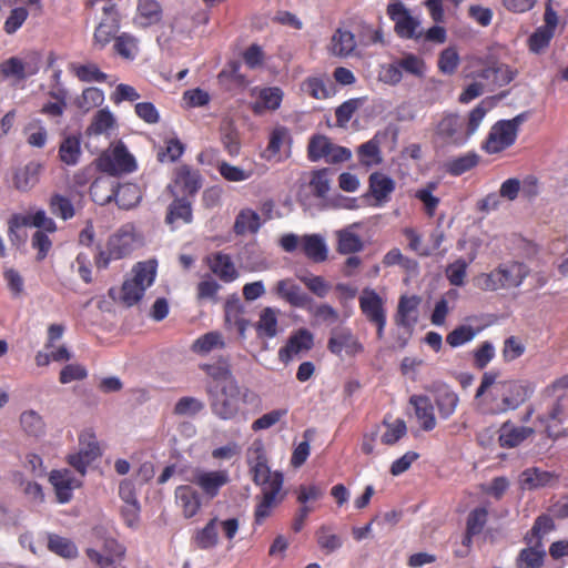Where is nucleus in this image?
I'll return each instance as SVG.
<instances>
[{"label":"nucleus","instance_id":"obj_41","mask_svg":"<svg viewBox=\"0 0 568 568\" xmlns=\"http://www.w3.org/2000/svg\"><path fill=\"white\" fill-rule=\"evenodd\" d=\"M260 215L251 209L242 210L235 219L234 232L239 235H243L246 233H256L260 230Z\"/></svg>","mask_w":568,"mask_h":568},{"label":"nucleus","instance_id":"obj_17","mask_svg":"<svg viewBox=\"0 0 568 568\" xmlns=\"http://www.w3.org/2000/svg\"><path fill=\"white\" fill-rule=\"evenodd\" d=\"M558 481L559 475L557 473L542 470L537 467L525 469L519 477L520 487L526 490L555 487Z\"/></svg>","mask_w":568,"mask_h":568},{"label":"nucleus","instance_id":"obj_39","mask_svg":"<svg viewBox=\"0 0 568 568\" xmlns=\"http://www.w3.org/2000/svg\"><path fill=\"white\" fill-rule=\"evenodd\" d=\"M435 400L440 417L447 419L455 413L459 403V397L454 390L443 386L437 389Z\"/></svg>","mask_w":568,"mask_h":568},{"label":"nucleus","instance_id":"obj_54","mask_svg":"<svg viewBox=\"0 0 568 568\" xmlns=\"http://www.w3.org/2000/svg\"><path fill=\"white\" fill-rule=\"evenodd\" d=\"M298 280L317 297H325L331 291V284L322 276L310 273L297 275Z\"/></svg>","mask_w":568,"mask_h":568},{"label":"nucleus","instance_id":"obj_63","mask_svg":"<svg viewBox=\"0 0 568 568\" xmlns=\"http://www.w3.org/2000/svg\"><path fill=\"white\" fill-rule=\"evenodd\" d=\"M50 209L55 216L62 220L72 219L75 214V210L71 201L60 194H55L51 197Z\"/></svg>","mask_w":568,"mask_h":568},{"label":"nucleus","instance_id":"obj_40","mask_svg":"<svg viewBox=\"0 0 568 568\" xmlns=\"http://www.w3.org/2000/svg\"><path fill=\"white\" fill-rule=\"evenodd\" d=\"M356 224L339 230L337 234L338 245L337 250L342 254H352L359 252L363 248V241L354 232Z\"/></svg>","mask_w":568,"mask_h":568},{"label":"nucleus","instance_id":"obj_64","mask_svg":"<svg viewBox=\"0 0 568 568\" xmlns=\"http://www.w3.org/2000/svg\"><path fill=\"white\" fill-rule=\"evenodd\" d=\"M204 408V403L195 397L185 396L181 397L174 408L173 413L178 416H194Z\"/></svg>","mask_w":568,"mask_h":568},{"label":"nucleus","instance_id":"obj_3","mask_svg":"<svg viewBox=\"0 0 568 568\" xmlns=\"http://www.w3.org/2000/svg\"><path fill=\"white\" fill-rule=\"evenodd\" d=\"M248 390L241 388L237 382L225 385H207L210 407L214 416L222 420H235L246 403Z\"/></svg>","mask_w":568,"mask_h":568},{"label":"nucleus","instance_id":"obj_47","mask_svg":"<svg viewBox=\"0 0 568 568\" xmlns=\"http://www.w3.org/2000/svg\"><path fill=\"white\" fill-rule=\"evenodd\" d=\"M225 324L230 329H236L241 336L245 335L248 322L243 317V310L239 303H227L225 306Z\"/></svg>","mask_w":568,"mask_h":568},{"label":"nucleus","instance_id":"obj_38","mask_svg":"<svg viewBox=\"0 0 568 568\" xmlns=\"http://www.w3.org/2000/svg\"><path fill=\"white\" fill-rule=\"evenodd\" d=\"M139 39L129 32H122L114 38V51L125 60H134L139 54Z\"/></svg>","mask_w":568,"mask_h":568},{"label":"nucleus","instance_id":"obj_33","mask_svg":"<svg viewBox=\"0 0 568 568\" xmlns=\"http://www.w3.org/2000/svg\"><path fill=\"white\" fill-rule=\"evenodd\" d=\"M300 248L314 262H323L327 258V245L323 236L318 234L303 235Z\"/></svg>","mask_w":568,"mask_h":568},{"label":"nucleus","instance_id":"obj_13","mask_svg":"<svg viewBox=\"0 0 568 568\" xmlns=\"http://www.w3.org/2000/svg\"><path fill=\"white\" fill-rule=\"evenodd\" d=\"M202 186L201 175L196 170L186 165L176 168L173 184L170 185L172 195L175 197L183 195H193Z\"/></svg>","mask_w":568,"mask_h":568},{"label":"nucleus","instance_id":"obj_9","mask_svg":"<svg viewBox=\"0 0 568 568\" xmlns=\"http://www.w3.org/2000/svg\"><path fill=\"white\" fill-rule=\"evenodd\" d=\"M101 455L95 435L91 430H83L79 435V447L75 453L68 456L67 460L83 477L91 463Z\"/></svg>","mask_w":568,"mask_h":568},{"label":"nucleus","instance_id":"obj_57","mask_svg":"<svg viewBox=\"0 0 568 568\" xmlns=\"http://www.w3.org/2000/svg\"><path fill=\"white\" fill-rule=\"evenodd\" d=\"M554 36L551 31L537 28L527 40L529 51L535 54L544 53Z\"/></svg>","mask_w":568,"mask_h":568},{"label":"nucleus","instance_id":"obj_48","mask_svg":"<svg viewBox=\"0 0 568 568\" xmlns=\"http://www.w3.org/2000/svg\"><path fill=\"white\" fill-rule=\"evenodd\" d=\"M114 199L122 209H131L141 200V191L136 184L126 183L115 190Z\"/></svg>","mask_w":568,"mask_h":568},{"label":"nucleus","instance_id":"obj_45","mask_svg":"<svg viewBox=\"0 0 568 568\" xmlns=\"http://www.w3.org/2000/svg\"><path fill=\"white\" fill-rule=\"evenodd\" d=\"M22 224L48 233H54L57 231L55 222L48 216L47 212L43 210L27 213L22 219Z\"/></svg>","mask_w":568,"mask_h":568},{"label":"nucleus","instance_id":"obj_6","mask_svg":"<svg viewBox=\"0 0 568 568\" xmlns=\"http://www.w3.org/2000/svg\"><path fill=\"white\" fill-rule=\"evenodd\" d=\"M247 463L253 475V480L262 489L282 488L283 476L278 471H272L267 465L264 444L261 440H254L247 449Z\"/></svg>","mask_w":568,"mask_h":568},{"label":"nucleus","instance_id":"obj_56","mask_svg":"<svg viewBox=\"0 0 568 568\" xmlns=\"http://www.w3.org/2000/svg\"><path fill=\"white\" fill-rule=\"evenodd\" d=\"M115 124L114 115L108 109H102L94 115L88 131L90 134H103Z\"/></svg>","mask_w":568,"mask_h":568},{"label":"nucleus","instance_id":"obj_46","mask_svg":"<svg viewBox=\"0 0 568 568\" xmlns=\"http://www.w3.org/2000/svg\"><path fill=\"white\" fill-rule=\"evenodd\" d=\"M81 156V142L77 136L65 138L59 148V158L67 165H75Z\"/></svg>","mask_w":568,"mask_h":568},{"label":"nucleus","instance_id":"obj_7","mask_svg":"<svg viewBox=\"0 0 568 568\" xmlns=\"http://www.w3.org/2000/svg\"><path fill=\"white\" fill-rule=\"evenodd\" d=\"M98 168L108 174L120 175L136 169L134 156L122 142L110 145L97 160Z\"/></svg>","mask_w":568,"mask_h":568},{"label":"nucleus","instance_id":"obj_14","mask_svg":"<svg viewBox=\"0 0 568 568\" xmlns=\"http://www.w3.org/2000/svg\"><path fill=\"white\" fill-rule=\"evenodd\" d=\"M49 481L53 486L60 504L69 503L73 497V490L82 485L81 479L77 478L69 469L52 470L49 475Z\"/></svg>","mask_w":568,"mask_h":568},{"label":"nucleus","instance_id":"obj_2","mask_svg":"<svg viewBox=\"0 0 568 568\" xmlns=\"http://www.w3.org/2000/svg\"><path fill=\"white\" fill-rule=\"evenodd\" d=\"M491 100H483L468 115V119L446 113L435 124V139L442 144L462 146L475 134L486 113L493 108Z\"/></svg>","mask_w":568,"mask_h":568},{"label":"nucleus","instance_id":"obj_58","mask_svg":"<svg viewBox=\"0 0 568 568\" xmlns=\"http://www.w3.org/2000/svg\"><path fill=\"white\" fill-rule=\"evenodd\" d=\"M475 284L483 291L506 290L498 267L489 273H483L475 278Z\"/></svg>","mask_w":568,"mask_h":568},{"label":"nucleus","instance_id":"obj_30","mask_svg":"<svg viewBox=\"0 0 568 568\" xmlns=\"http://www.w3.org/2000/svg\"><path fill=\"white\" fill-rule=\"evenodd\" d=\"M120 30V18L100 19L93 32V47L104 49Z\"/></svg>","mask_w":568,"mask_h":568},{"label":"nucleus","instance_id":"obj_20","mask_svg":"<svg viewBox=\"0 0 568 568\" xmlns=\"http://www.w3.org/2000/svg\"><path fill=\"white\" fill-rule=\"evenodd\" d=\"M358 302L359 308L368 322L386 316L385 301L374 288H363Z\"/></svg>","mask_w":568,"mask_h":568},{"label":"nucleus","instance_id":"obj_55","mask_svg":"<svg viewBox=\"0 0 568 568\" xmlns=\"http://www.w3.org/2000/svg\"><path fill=\"white\" fill-rule=\"evenodd\" d=\"M27 142L33 148H43L47 143L48 132L40 120H32L26 126Z\"/></svg>","mask_w":568,"mask_h":568},{"label":"nucleus","instance_id":"obj_60","mask_svg":"<svg viewBox=\"0 0 568 568\" xmlns=\"http://www.w3.org/2000/svg\"><path fill=\"white\" fill-rule=\"evenodd\" d=\"M476 334L477 332L473 326L462 325L453 329L447 335L446 341L452 347H459L471 342Z\"/></svg>","mask_w":568,"mask_h":568},{"label":"nucleus","instance_id":"obj_52","mask_svg":"<svg viewBox=\"0 0 568 568\" xmlns=\"http://www.w3.org/2000/svg\"><path fill=\"white\" fill-rule=\"evenodd\" d=\"M316 539L320 548L325 554H332L343 546L341 536L331 531L328 527L322 526L316 532Z\"/></svg>","mask_w":568,"mask_h":568},{"label":"nucleus","instance_id":"obj_50","mask_svg":"<svg viewBox=\"0 0 568 568\" xmlns=\"http://www.w3.org/2000/svg\"><path fill=\"white\" fill-rule=\"evenodd\" d=\"M359 162L365 166L377 165L382 162L378 135L358 148Z\"/></svg>","mask_w":568,"mask_h":568},{"label":"nucleus","instance_id":"obj_11","mask_svg":"<svg viewBox=\"0 0 568 568\" xmlns=\"http://www.w3.org/2000/svg\"><path fill=\"white\" fill-rule=\"evenodd\" d=\"M387 14L395 24V32L400 38L412 39L419 36V21L400 1L387 6Z\"/></svg>","mask_w":568,"mask_h":568},{"label":"nucleus","instance_id":"obj_10","mask_svg":"<svg viewBox=\"0 0 568 568\" xmlns=\"http://www.w3.org/2000/svg\"><path fill=\"white\" fill-rule=\"evenodd\" d=\"M230 481V474L225 469L206 470L196 468L192 473L191 483L197 486L202 496L213 499L220 493V489Z\"/></svg>","mask_w":568,"mask_h":568},{"label":"nucleus","instance_id":"obj_61","mask_svg":"<svg viewBox=\"0 0 568 568\" xmlns=\"http://www.w3.org/2000/svg\"><path fill=\"white\" fill-rule=\"evenodd\" d=\"M312 314L318 322L325 324H334L338 321V313L328 304L314 305L311 300L308 306L304 307Z\"/></svg>","mask_w":568,"mask_h":568},{"label":"nucleus","instance_id":"obj_27","mask_svg":"<svg viewBox=\"0 0 568 568\" xmlns=\"http://www.w3.org/2000/svg\"><path fill=\"white\" fill-rule=\"evenodd\" d=\"M291 145V134L285 126H275L271 134L268 145L265 150V158L267 160H281L282 153H287Z\"/></svg>","mask_w":568,"mask_h":568},{"label":"nucleus","instance_id":"obj_12","mask_svg":"<svg viewBox=\"0 0 568 568\" xmlns=\"http://www.w3.org/2000/svg\"><path fill=\"white\" fill-rule=\"evenodd\" d=\"M328 349L339 356H355L363 352V345L348 328H334L327 344Z\"/></svg>","mask_w":568,"mask_h":568},{"label":"nucleus","instance_id":"obj_24","mask_svg":"<svg viewBox=\"0 0 568 568\" xmlns=\"http://www.w3.org/2000/svg\"><path fill=\"white\" fill-rule=\"evenodd\" d=\"M395 190V181L388 175L375 172L369 176V192L375 200V206H382L390 199Z\"/></svg>","mask_w":568,"mask_h":568},{"label":"nucleus","instance_id":"obj_44","mask_svg":"<svg viewBox=\"0 0 568 568\" xmlns=\"http://www.w3.org/2000/svg\"><path fill=\"white\" fill-rule=\"evenodd\" d=\"M48 548L50 551L64 559H74L79 554L78 548L72 540L59 535H49Z\"/></svg>","mask_w":568,"mask_h":568},{"label":"nucleus","instance_id":"obj_16","mask_svg":"<svg viewBox=\"0 0 568 568\" xmlns=\"http://www.w3.org/2000/svg\"><path fill=\"white\" fill-rule=\"evenodd\" d=\"M313 344V334L306 328H300L290 336L286 345L278 351V358L288 363L298 354L310 351Z\"/></svg>","mask_w":568,"mask_h":568},{"label":"nucleus","instance_id":"obj_26","mask_svg":"<svg viewBox=\"0 0 568 568\" xmlns=\"http://www.w3.org/2000/svg\"><path fill=\"white\" fill-rule=\"evenodd\" d=\"M356 49L354 34L345 29H337L327 45L329 54L338 58L349 57Z\"/></svg>","mask_w":568,"mask_h":568},{"label":"nucleus","instance_id":"obj_22","mask_svg":"<svg viewBox=\"0 0 568 568\" xmlns=\"http://www.w3.org/2000/svg\"><path fill=\"white\" fill-rule=\"evenodd\" d=\"M274 292L294 307L304 308L311 302V297L291 278L278 281L274 286Z\"/></svg>","mask_w":568,"mask_h":568},{"label":"nucleus","instance_id":"obj_8","mask_svg":"<svg viewBox=\"0 0 568 568\" xmlns=\"http://www.w3.org/2000/svg\"><path fill=\"white\" fill-rule=\"evenodd\" d=\"M525 115L519 114L511 120H501L495 123L487 136L484 149L487 153H498L514 144L518 128L524 122Z\"/></svg>","mask_w":568,"mask_h":568},{"label":"nucleus","instance_id":"obj_31","mask_svg":"<svg viewBox=\"0 0 568 568\" xmlns=\"http://www.w3.org/2000/svg\"><path fill=\"white\" fill-rule=\"evenodd\" d=\"M419 298L416 296H403L399 300L396 315V324L398 326L410 328L418 320L417 307Z\"/></svg>","mask_w":568,"mask_h":568},{"label":"nucleus","instance_id":"obj_21","mask_svg":"<svg viewBox=\"0 0 568 568\" xmlns=\"http://www.w3.org/2000/svg\"><path fill=\"white\" fill-rule=\"evenodd\" d=\"M284 498L282 488H267L262 489V496L255 507V524H263L273 513V510L281 504Z\"/></svg>","mask_w":568,"mask_h":568},{"label":"nucleus","instance_id":"obj_35","mask_svg":"<svg viewBox=\"0 0 568 568\" xmlns=\"http://www.w3.org/2000/svg\"><path fill=\"white\" fill-rule=\"evenodd\" d=\"M498 268L506 290L520 286L529 274L528 266L519 262L501 264Z\"/></svg>","mask_w":568,"mask_h":568},{"label":"nucleus","instance_id":"obj_43","mask_svg":"<svg viewBox=\"0 0 568 568\" xmlns=\"http://www.w3.org/2000/svg\"><path fill=\"white\" fill-rule=\"evenodd\" d=\"M278 311L272 307L264 308L260 314L256 331L260 336L273 338L277 335Z\"/></svg>","mask_w":568,"mask_h":568},{"label":"nucleus","instance_id":"obj_23","mask_svg":"<svg viewBox=\"0 0 568 568\" xmlns=\"http://www.w3.org/2000/svg\"><path fill=\"white\" fill-rule=\"evenodd\" d=\"M252 97L256 98L253 110L262 113L266 110L275 111L280 108L283 100V91L277 87L253 88Z\"/></svg>","mask_w":568,"mask_h":568},{"label":"nucleus","instance_id":"obj_59","mask_svg":"<svg viewBox=\"0 0 568 568\" xmlns=\"http://www.w3.org/2000/svg\"><path fill=\"white\" fill-rule=\"evenodd\" d=\"M71 69L74 74L84 82H102L106 78L94 63L72 64Z\"/></svg>","mask_w":568,"mask_h":568},{"label":"nucleus","instance_id":"obj_19","mask_svg":"<svg viewBox=\"0 0 568 568\" xmlns=\"http://www.w3.org/2000/svg\"><path fill=\"white\" fill-rule=\"evenodd\" d=\"M162 19V9L155 0H138L132 23L135 28L146 29Z\"/></svg>","mask_w":568,"mask_h":568},{"label":"nucleus","instance_id":"obj_37","mask_svg":"<svg viewBox=\"0 0 568 568\" xmlns=\"http://www.w3.org/2000/svg\"><path fill=\"white\" fill-rule=\"evenodd\" d=\"M225 347V341L221 333L209 332L197 337L192 344V351L199 355H207L213 351Z\"/></svg>","mask_w":568,"mask_h":568},{"label":"nucleus","instance_id":"obj_4","mask_svg":"<svg viewBox=\"0 0 568 568\" xmlns=\"http://www.w3.org/2000/svg\"><path fill=\"white\" fill-rule=\"evenodd\" d=\"M143 244L141 234L133 224H125L110 236L106 251L97 257L98 267H106L111 260H120L130 255Z\"/></svg>","mask_w":568,"mask_h":568},{"label":"nucleus","instance_id":"obj_51","mask_svg":"<svg viewBox=\"0 0 568 568\" xmlns=\"http://www.w3.org/2000/svg\"><path fill=\"white\" fill-rule=\"evenodd\" d=\"M90 194L95 203L104 205L114 199L115 189L108 180H95L90 187Z\"/></svg>","mask_w":568,"mask_h":568},{"label":"nucleus","instance_id":"obj_25","mask_svg":"<svg viewBox=\"0 0 568 568\" xmlns=\"http://www.w3.org/2000/svg\"><path fill=\"white\" fill-rule=\"evenodd\" d=\"M375 429L379 436L381 444L387 446L396 444L407 433L406 423L400 418H385Z\"/></svg>","mask_w":568,"mask_h":568},{"label":"nucleus","instance_id":"obj_18","mask_svg":"<svg viewBox=\"0 0 568 568\" xmlns=\"http://www.w3.org/2000/svg\"><path fill=\"white\" fill-rule=\"evenodd\" d=\"M175 503L185 518L194 517L202 507V495L192 485H181L174 491Z\"/></svg>","mask_w":568,"mask_h":568},{"label":"nucleus","instance_id":"obj_32","mask_svg":"<svg viewBox=\"0 0 568 568\" xmlns=\"http://www.w3.org/2000/svg\"><path fill=\"white\" fill-rule=\"evenodd\" d=\"M534 433L532 428L526 426H515L505 423L499 430V443L501 447L513 448L521 444Z\"/></svg>","mask_w":568,"mask_h":568},{"label":"nucleus","instance_id":"obj_42","mask_svg":"<svg viewBox=\"0 0 568 568\" xmlns=\"http://www.w3.org/2000/svg\"><path fill=\"white\" fill-rule=\"evenodd\" d=\"M166 223L174 226L178 222L190 223L192 221L191 203L184 197H176L169 206Z\"/></svg>","mask_w":568,"mask_h":568},{"label":"nucleus","instance_id":"obj_29","mask_svg":"<svg viewBox=\"0 0 568 568\" xmlns=\"http://www.w3.org/2000/svg\"><path fill=\"white\" fill-rule=\"evenodd\" d=\"M410 405L415 408L416 417L425 430H432L436 426V418L432 400L424 395H414L409 398Z\"/></svg>","mask_w":568,"mask_h":568},{"label":"nucleus","instance_id":"obj_53","mask_svg":"<svg viewBox=\"0 0 568 568\" xmlns=\"http://www.w3.org/2000/svg\"><path fill=\"white\" fill-rule=\"evenodd\" d=\"M201 368L212 379L209 385H225L229 381L236 382L226 364H205Z\"/></svg>","mask_w":568,"mask_h":568},{"label":"nucleus","instance_id":"obj_5","mask_svg":"<svg viewBox=\"0 0 568 568\" xmlns=\"http://www.w3.org/2000/svg\"><path fill=\"white\" fill-rule=\"evenodd\" d=\"M156 270L155 260L136 263L131 271V277H128L122 285L121 301L128 306L136 304L154 283Z\"/></svg>","mask_w":568,"mask_h":568},{"label":"nucleus","instance_id":"obj_28","mask_svg":"<svg viewBox=\"0 0 568 568\" xmlns=\"http://www.w3.org/2000/svg\"><path fill=\"white\" fill-rule=\"evenodd\" d=\"M37 73V68L31 67L28 62L19 57H11L0 63V75L3 79H14L22 81L30 75Z\"/></svg>","mask_w":568,"mask_h":568},{"label":"nucleus","instance_id":"obj_1","mask_svg":"<svg viewBox=\"0 0 568 568\" xmlns=\"http://www.w3.org/2000/svg\"><path fill=\"white\" fill-rule=\"evenodd\" d=\"M489 388H491V400L488 412L493 415L517 409L532 394L531 387L525 382L496 381V374L487 372L481 377L475 397H481Z\"/></svg>","mask_w":568,"mask_h":568},{"label":"nucleus","instance_id":"obj_49","mask_svg":"<svg viewBox=\"0 0 568 568\" xmlns=\"http://www.w3.org/2000/svg\"><path fill=\"white\" fill-rule=\"evenodd\" d=\"M219 518L211 519L205 527L199 530L194 537L195 544L201 549H210L217 545L219 541Z\"/></svg>","mask_w":568,"mask_h":568},{"label":"nucleus","instance_id":"obj_15","mask_svg":"<svg viewBox=\"0 0 568 568\" xmlns=\"http://www.w3.org/2000/svg\"><path fill=\"white\" fill-rule=\"evenodd\" d=\"M43 165L39 161H29L12 171V185L19 192H29L40 181Z\"/></svg>","mask_w":568,"mask_h":568},{"label":"nucleus","instance_id":"obj_62","mask_svg":"<svg viewBox=\"0 0 568 568\" xmlns=\"http://www.w3.org/2000/svg\"><path fill=\"white\" fill-rule=\"evenodd\" d=\"M332 142L324 135H315L308 143V158L311 161L316 162L326 159Z\"/></svg>","mask_w":568,"mask_h":568},{"label":"nucleus","instance_id":"obj_34","mask_svg":"<svg viewBox=\"0 0 568 568\" xmlns=\"http://www.w3.org/2000/svg\"><path fill=\"white\" fill-rule=\"evenodd\" d=\"M20 428L29 437L40 438L45 434V423L42 416L33 410L27 409L20 414Z\"/></svg>","mask_w":568,"mask_h":568},{"label":"nucleus","instance_id":"obj_36","mask_svg":"<svg viewBox=\"0 0 568 568\" xmlns=\"http://www.w3.org/2000/svg\"><path fill=\"white\" fill-rule=\"evenodd\" d=\"M211 271L225 282L236 278L237 272L231 257L226 254L216 253L207 257Z\"/></svg>","mask_w":568,"mask_h":568}]
</instances>
